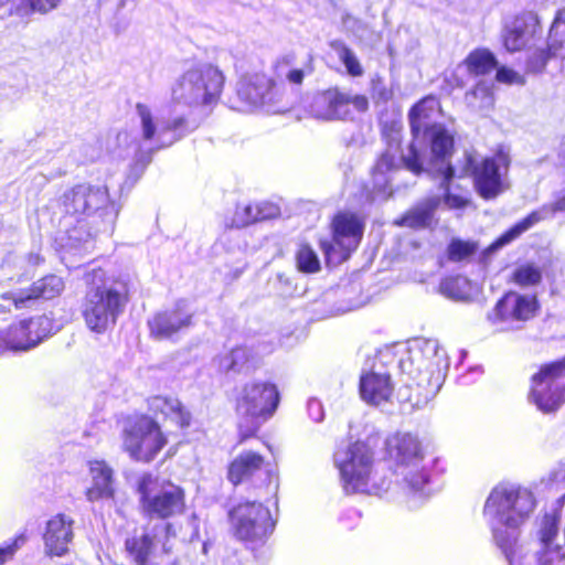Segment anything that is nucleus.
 Masks as SVG:
<instances>
[{
	"label": "nucleus",
	"instance_id": "obj_54",
	"mask_svg": "<svg viewBox=\"0 0 565 565\" xmlns=\"http://www.w3.org/2000/svg\"><path fill=\"white\" fill-rule=\"evenodd\" d=\"M257 214H259L257 215L259 222L277 216L279 214V209L275 204L263 202L257 204Z\"/></svg>",
	"mask_w": 565,
	"mask_h": 565
},
{
	"label": "nucleus",
	"instance_id": "obj_61",
	"mask_svg": "<svg viewBox=\"0 0 565 565\" xmlns=\"http://www.w3.org/2000/svg\"><path fill=\"white\" fill-rule=\"evenodd\" d=\"M562 166L565 168V141L563 142V150L561 152Z\"/></svg>",
	"mask_w": 565,
	"mask_h": 565
},
{
	"label": "nucleus",
	"instance_id": "obj_52",
	"mask_svg": "<svg viewBox=\"0 0 565 565\" xmlns=\"http://www.w3.org/2000/svg\"><path fill=\"white\" fill-rule=\"evenodd\" d=\"M495 78L498 82L504 84L524 85L525 83L523 75L505 66L499 67L497 70Z\"/></svg>",
	"mask_w": 565,
	"mask_h": 565
},
{
	"label": "nucleus",
	"instance_id": "obj_43",
	"mask_svg": "<svg viewBox=\"0 0 565 565\" xmlns=\"http://www.w3.org/2000/svg\"><path fill=\"white\" fill-rule=\"evenodd\" d=\"M542 280L541 268L533 264H523L513 271V281L521 287H530Z\"/></svg>",
	"mask_w": 565,
	"mask_h": 565
},
{
	"label": "nucleus",
	"instance_id": "obj_41",
	"mask_svg": "<svg viewBox=\"0 0 565 565\" xmlns=\"http://www.w3.org/2000/svg\"><path fill=\"white\" fill-rule=\"evenodd\" d=\"M25 259L22 256L8 254L1 262V276L8 280L20 281L22 277L28 276V268H24Z\"/></svg>",
	"mask_w": 565,
	"mask_h": 565
},
{
	"label": "nucleus",
	"instance_id": "obj_37",
	"mask_svg": "<svg viewBox=\"0 0 565 565\" xmlns=\"http://www.w3.org/2000/svg\"><path fill=\"white\" fill-rule=\"evenodd\" d=\"M466 102L477 110L490 109L494 103L491 87L484 82H479L473 89L466 93Z\"/></svg>",
	"mask_w": 565,
	"mask_h": 565
},
{
	"label": "nucleus",
	"instance_id": "obj_30",
	"mask_svg": "<svg viewBox=\"0 0 565 565\" xmlns=\"http://www.w3.org/2000/svg\"><path fill=\"white\" fill-rule=\"evenodd\" d=\"M264 458L254 451H245L237 456L228 467V479L238 484L262 469Z\"/></svg>",
	"mask_w": 565,
	"mask_h": 565
},
{
	"label": "nucleus",
	"instance_id": "obj_57",
	"mask_svg": "<svg viewBox=\"0 0 565 565\" xmlns=\"http://www.w3.org/2000/svg\"><path fill=\"white\" fill-rule=\"evenodd\" d=\"M287 79L292 84H301L303 79V71L301 70H291L286 75Z\"/></svg>",
	"mask_w": 565,
	"mask_h": 565
},
{
	"label": "nucleus",
	"instance_id": "obj_36",
	"mask_svg": "<svg viewBox=\"0 0 565 565\" xmlns=\"http://www.w3.org/2000/svg\"><path fill=\"white\" fill-rule=\"evenodd\" d=\"M330 46L345 66L349 75L353 77H360L364 74V68L361 65L358 56L344 42L335 40L331 42Z\"/></svg>",
	"mask_w": 565,
	"mask_h": 565
},
{
	"label": "nucleus",
	"instance_id": "obj_62",
	"mask_svg": "<svg viewBox=\"0 0 565 565\" xmlns=\"http://www.w3.org/2000/svg\"><path fill=\"white\" fill-rule=\"evenodd\" d=\"M139 148H140V146H139V145H137V143H135V145H134V151H138V150H139Z\"/></svg>",
	"mask_w": 565,
	"mask_h": 565
},
{
	"label": "nucleus",
	"instance_id": "obj_32",
	"mask_svg": "<svg viewBox=\"0 0 565 565\" xmlns=\"http://www.w3.org/2000/svg\"><path fill=\"white\" fill-rule=\"evenodd\" d=\"M64 0H19L9 9V15L30 19L34 13L45 15L56 10Z\"/></svg>",
	"mask_w": 565,
	"mask_h": 565
},
{
	"label": "nucleus",
	"instance_id": "obj_10",
	"mask_svg": "<svg viewBox=\"0 0 565 565\" xmlns=\"http://www.w3.org/2000/svg\"><path fill=\"white\" fill-rule=\"evenodd\" d=\"M230 522L234 535L249 546L263 545L275 527L269 509L256 501L234 507L230 511Z\"/></svg>",
	"mask_w": 565,
	"mask_h": 565
},
{
	"label": "nucleus",
	"instance_id": "obj_58",
	"mask_svg": "<svg viewBox=\"0 0 565 565\" xmlns=\"http://www.w3.org/2000/svg\"><path fill=\"white\" fill-rule=\"evenodd\" d=\"M153 532H166L167 535L170 534V532L172 531V524L170 523H166V524H162V525H157L152 529Z\"/></svg>",
	"mask_w": 565,
	"mask_h": 565
},
{
	"label": "nucleus",
	"instance_id": "obj_47",
	"mask_svg": "<svg viewBox=\"0 0 565 565\" xmlns=\"http://www.w3.org/2000/svg\"><path fill=\"white\" fill-rule=\"evenodd\" d=\"M257 215V204L238 205L234 214L233 223L237 227H244L258 222Z\"/></svg>",
	"mask_w": 565,
	"mask_h": 565
},
{
	"label": "nucleus",
	"instance_id": "obj_28",
	"mask_svg": "<svg viewBox=\"0 0 565 565\" xmlns=\"http://www.w3.org/2000/svg\"><path fill=\"white\" fill-rule=\"evenodd\" d=\"M19 330L24 331L28 337L23 338V340L19 338V341L14 339L12 342L13 345L15 348L33 349L52 333L53 322L46 316H38L34 318L21 320Z\"/></svg>",
	"mask_w": 565,
	"mask_h": 565
},
{
	"label": "nucleus",
	"instance_id": "obj_26",
	"mask_svg": "<svg viewBox=\"0 0 565 565\" xmlns=\"http://www.w3.org/2000/svg\"><path fill=\"white\" fill-rule=\"evenodd\" d=\"M440 206V195H428L408 210L402 217L399 224L411 228L430 227L436 223L435 212Z\"/></svg>",
	"mask_w": 565,
	"mask_h": 565
},
{
	"label": "nucleus",
	"instance_id": "obj_51",
	"mask_svg": "<svg viewBox=\"0 0 565 565\" xmlns=\"http://www.w3.org/2000/svg\"><path fill=\"white\" fill-rule=\"evenodd\" d=\"M406 168L415 174H419L423 169V161L415 143H412L408 149V153L402 156Z\"/></svg>",
	"mask_w": 565,
	"mask_h": 565
},
{
	"label": "nucleus",
	"instance_id": "obj_42",
	"mask_svg": "<svg viewBox=\"0 0 565 565\" xmlns=\"http://www.w3.org/2000/svg\"><path fill=\"white\" fill-rule=\"evenodd\" d=\"M443 177L441 183H440V190L441 193V205H445L447 209L450 210H462L466 206L470 204V200L467 195L461 193H454L450 191L449 188V180H445V174H440Z\"/></svg>",
	"mask_w": 565,
	"mask_h": 565
},
{
	"label": "nucleus",
	"instance_id": "obj_8",
	"mask_svg": "<svg viewBox=\"0 0 565 565\" xmlns=\"http://www.w3.org/2000/svg\"><path fill=\"white\" fill-rule=\"evenodd\" d=\"M446 366L444 350L436 340L430 339L415 340L408 348L407 355L401 360L402 371L431 395L439 391Z\"/></svg>",
	"mask_w": 565,
	"mask_h": 565
},
{
	"label": "nucleus",
	"instance_id": "obj_4",
	"mask_svg": "<svg viewBox=\"0 0 565 565\" xmlns=\"http://www.w3.org/2000/svg\"><path fill=\"white\" fill-rule=\"evenodd\" d=\"M333 460L345 493L379 495L387 490V481L384 478H377L374 470V455L366 444L355 441L340 446L333 455Z\"/></svg>",
	"mask_w": 565,
	"mask_h": 565
},
{
	"label": "nucleus",
	"instance_id": "obj_25",
	"mask_svg": "<svg viewBox=\"0 0 565 565\" xmlns=\"http://www.w3.org/2000/svg\"><path fill=\"white\" fill-rule=\"evenodd\" d=\"M89 472L93 483L85 495L89 502L111 499L115 494L114 471L104 460L89 461Z\"/></svg>",
	"mask_w": 565,
	"mask_h": 565
},
{
	"label": "nucleus",
	"instance_id": "obj_1",
	"mask_svg": "<svg viewBox=\"0 0 565 565\" xmlns=\"http://www.w3.org/2000/svg\"><path fill=\"white\" fill-rule=\"evenodd\" d=\"M535 508L534 493L521 484L501 482L490 491L483 513L497 545L507 557L518 541L520 529L531 519Z\"/></svg>",
	"mask_w": 565,
	"mask_h": 565
},
{
	"label": "nucleus",
	"instance_id": "obj_53",
	"mask_svg": "<svg viewBox=\"0 0 565 565\" xmlns=\"http://www.w3.org/2000/svg\"><path fill=\"white\" fill-rule=\"evenodd\" d=\"M26 542V536L21 534L14 541L3 547H0V565H3L8 559H11L15 552Z\"/></svg>",
	"mask_w": 565,
	"mask_h": 565
},
{
	"label": "nucleus",
	"instance_id": "obj_21",
	"mask_svg": "<svg viewBox=\"0 0 565 565\" xmlns=\"http://www.w3.org/2000/svg\"><path fill=\"white\" fill-rule=\"evenodd\" d=\"M536 299L516 292L507 294L495 306L489 318L493 321H525L534 316Z\"/></svg>",
	"mask_w": 565,
	"mask_h": 565
},
{
	"label": "nucleus",
	"instance_id": "obj_5",
	"mask_svg": "<svg viewBox=\"0 0 565 565\" xmlns=\"http://www.w3.org/2000/svg\"><path fill=\"white\" fill-rule=\"evenodd\" d=\"M386 452L409 493L419 499L429 497L427 462L418 438L408 433H396L386 439Z\"/></svg>",
	"mask_w": 565,
	"mask_h": 565
},
{
	"label": "nucleus",
	"instance_id": "obj_48",
	"mask_svg": "<svg viewBox=\"0 0 565 565\" xmlns=\"http://www.w3.org/2000/svg\"><path fill=\"white\" fill-rule=\"evenodd\" d=\"M371 95L375 103H386L392 98L393 93L382 77L374 76L371 81Z\"/></svg>",
	"mask_w": 565,
	"mask_h": 565
},
{
	"label": "nucleus",
	"instance_id": "obj_49",
	"mask_svg": "<svg viewBox=\"0 0 565 565\" xmlns=\"http://www.w3.org/2000/svg\"><path fill=\"white\" fill-rule=\"evenodd\" d=\"M344 99L345 119L351 117V105L359 113H364L369 108V99L364 95H351L344 92Z\"/></svg>",
	"mask_w": 565,
	"mask_h": 565
},
{
	"label": "nucleus",
	"instance_id": "obj_64",
	"mask_svg": "<svg viewBox=\"0 0 565 565\" xmlns=\"http://www.w3.org/2000/svg\"><path fill=\"white\" fill-rule=\"evenodd\" d=\"M163 550H164L166 552H168V548H167V546H166V543L163 544Z\"/></svg>",
	"mask_w": 565,
	"mask_h": 565
},
{
	"label": "nucleus",
	"instance_id": "obj_34",
	"mask_svg": "<svg viewBox=\"0 0 565 565\" xmlns=\"http://www.w3.org/2000/svg\"><path fill=\"white\" fill-rule=\"evenodd\" d=\"M547 46L554 57H565V8L555 14L547 36Z\"/></svg>",
	"mask_w": 565,
	"mask_h": 565
},
{
	"label": "nucleus",
	"instance_id": "obj_9",
	"mask_svg": "<svg viewBox=\"0 0 565 565\" xmlns=\"http://www.w3.org/2000/svg\"><path fill=\"white\" fill-rule=\"evenodd\" d=\"M438 106L435 97H426L412 107L408 114L412 134L415 139L425 129L424 135L430 141L431 166L439 174H445V180L454 178V170L447 159L451 153L454 139L441 125L426 126L425 120L429 113Z\"/></svg>",
	"mask_w": 565,
	"mask_h": 565
},
{
	"label": "nucleus",
	"instance_id": "obj_12",
	"mask_svg": "<svg viewBox=\"0 0 565 565\" xmlns=\"http://www.w3.org/2000/svg\"><path fill=\"white\" fill-rule=\"evenodd\" d=\"M529 399L544 414L556 412L565 402V359L543 365L532 376Z\"/></svg>",
	"mask_w": 565,
	"mask_h": 565
},
{
	"label": "nucleus",
	"instance_id": "obj_7",
	"mask_svg": "<svg viewBox=\"0 0 565 565\" xmlns=\"http://www.w3.org/2000/svg\"><path fill=\"white\" fill-rule=\"evenodd\" d=\"M136 488L140 511L149 519L166 520L185 511L184 489L169 479L143 473L138 478Z\"/></svg>",
	"mask_w": 565,
	"mask_h": 565
},
{
	"label": "nucleus",
	"instance_id": "obj_44",
	"mask_svg": "<svg viewBox=\"0 0 565 565\" xmlns=\"http://www.w3.org/2000/svg\"><path fill=\"white\" fill-rule=\"evenodd\" d=\"M235 359V373H246L257 366V360L253 351L246 347L233 349Z\"/></svg>",
	"mask_w": 565,
	"mask_h": 565
},
{
	"label": "nucleus",
	"instance_id": "obj_15",
	"mask_svg": "<svg viewBox=\"0 0 565 565\" xmlns=\"http://www.w3.org/2000/svg\"><path fill=\"white\" fill-rule=\"evenodd\" d=\"M279 404V392L270 382H248L236 396L237 413L247 418L266 420L271 417Z\"/></svg>",
	"mask_w": 565,
	"mask_h": 565
},
{
	"label": "nucleus",
	"instance_id": "obj_45",
	"mask_svg": "<svg viewBox=\"0 0 565 565\" xmlns=\"http://www.w3.org/2000/svg\"><path fill=\"white\" fill-rule=\"evenodd\" d=\"M552 56L554 55L551 53L548 49L547 51L544 49L534 50L527 55L525 62L526 72L531 74L542 73L545 70V66Z\"/></svg>",
	"mask_w": 565,
	"mask_h": 565
},
{
	"label": "nucleus",
	"instance_id": "obj_56",
	"mask_svg": "<svg viewBox=\"0 0 565 565\" xmlns=\"http://www.w3.org/2000/svg\"><path fill=\"white\" fill-rule=\"evenodd\" d=\"M25 259L24 268H28V275L31 273L33 268L40 265L43 262V258L39 253H30L26 256H22Z\"/></svg>",
	"mask_w": 565,
	"mask_h": 565
},
{
	"label": "nucleus",
	"instance_id": "obj_2",
	"mask_svg": "<svg viewBox=\"0 0 565 565\" xmlns=\"http://www.w3.org/2000/svg\"><path fill=\"white\" fill-rule=\"evenodd\" d=\"M58 206L65 216L74 218L79 225L66 231L72 246L86 242L93 235L90 232H85V236L82 234L86 220L92 218L95 233L110 232L118 215L115 203L109 201L107 189L88 183L65 190L58 199Z\"/></svg>",
	"mask_w": 565,
	"mask_h": 565
},
{
	"label": "nucleus",
	"instance_id": "obj_29",
	"mask_svg": "<svg viewBox=\"0 0 565 565\" xmlns=\"http://www.w3.org/2000/svg\"><path fill=\"white\" fill-rule=\"evenodd\" d=\"M149 405L154 413L162 414L166 418L175 423V425L179 427H185L190 425L191 414L178 398L168 396H153L149 401Z\"/></svg>",
	"mask_w": 565,
	"mask_h": 565
},
{
	"label": "nucleus",
	"instance_id": "obj_19",
	"mask_svg": "<svg viewBox=\"0 0 565 565\" xmlns=\"http://www.w3.org/2000/svg\"><path fill=\"white\" fill-rule=\"evenodd\" d=\"M64 281L56 275H47L32 284L30 288L15 292H6L0 296L1 299L8 301V309L29 308L36 299H52L61 295L64 290Z\"/></svg>",
	"mask_w": 565,
	"mask_h": 565
},
{
	"label": "nucleus",
	"instance_id": "obj_6",
	"mask_svg": "<svg viewBox=\"0 0 565 565\" xmlns=\"http://www.w3.org/2000/svg\"><path fill=\"white\" fill-rule=\"evenodd\" d=\"M224 75L211 64H199L184 71L171 85V103L194 108L215 104L222 93Z\"/></svg>",
	"mask_w": 565,
	"mask_h": 565
},
{
	"label": "nucleus",
	"instance_id": "obj_55",
	"mask_svg": "<svg viewBox=\"0 0 565 565\" xmlns=\"http://www.w3.org/2000/svg\"><path fill=\"white\" fill-rule=\"evenodd\" d=\"M308 412L315 422H320L323 419L322 406L319 401H317V399L309 401Z\"/></svg>",
	"mask_w": 565,
	"mask_h": 565
},
{
	"label": "nucleus",
	"instance_id": "obj_39",
	"mask_svg": "<svg viewBox=\"0 0 565 565\" xmlns=\"http://www.w3.org/2000/svg\"><path fill=\"white\" fill-rule=\"evenodd\" d=\"M295 259L297 269L301 273L315 274L321 268L317 253L306 243L299 244Z\"/></svg>",
	"mask_w": 565,
	"mask_h": 565
},
{
	"label": "nucleus",
	"instance_id": "obj_46",
	"mask_svg": "<svg viewBox=\"0 0 565 565\" xmlns=\"http://www.w3.org/2000/svg\"><path fill=\"white\" fill-rule=\"evenodd\" d=\"M20 322L17 324H12L9 329L0 334V350H11V351H28L31 348H15L13 345V340L19 338L23 340L26 338V333L24 331H20Z\"/></svg>",
	"mask_w": 565,
	"mask_h": 565
},
{
	"label": "nucleus",
	"instance_id": "obj_14",
	"mask_svg": "<svg viewBox=\"0 0 565 565\" xmlns=\"http://www.w3.org/2000/svg\"><path fill=\"white\" fill-rule=\"evenodd\" d=\"M363 223L353 213H339L332 222L333 241L320 243L328 263H341L349 258L363 236Z\"/></svg>",
	"mask_w": 565,
	"mask_h": 565
},
{
	"label": "nucleus",
	"instance_id": "obj_23",
	"mask_svg": "<svg viewBox=\"0 0 565 565\" xmlns=\"http://www.w3.org/2000/svg\"><path fill=\"white\" fill-rule=\"evenodd\" d=\"M275 84L265 74H253L239 81L238 97L252 107L263 106L274 100Z\"/></svg>",
	"mask_w": 565,
	"mask_h": 565
},
{
	"label": "nucleus",
	"instance_id": "obj_18",
	"mask_svg": "<svg viewBox=\"0 0 565 565\" xmlns=\"http://www.w3.org/2000/svg\"><path fill=\"white\" fill-rule=\"evenodd\" d=\"M193 311L184 300L173 308L160 311L148 321L150 334L157 340L170 339L192 324Z\"/></svg>",
	"mask_w": 565,
	"mask_h": 565
},
{
	"label": "nucleus",
	"instance_id": "obj_16",
	"mask_svg": "<svg viewBox=\"0 0 565 565\" xmlns=\"http://www.w3.org/2000/svg\"><path fill=\"white\" fill-rule=\"evenodd\" d=\"M509 164V158L504 153L486 158L476 164L471 158H468V166L472 169L476 189L482 198L493 199L503 191L502 177L508 172Z\"/></svg>",
	"mask_w": 565,
	"mask_h": 565
},
{
	"label": "nucleus",
	"instance_id": "obj_20",
	"mask_svg": "<svg viewBox=\"0 0 565 565\" xmlns=\"http://www.w3.org/2000/svg\"><path fill=\"white\" fill-rule=\"evenodd\" d=\"M558 211H565V194L562 198L557 199L554 203L545 204L541 206L539 210L533 211L526 217H524L515 225H513L509 231L502 234L495 242H493L491 245H489L487 248L482 250L481 260L483 263L488 262L492 254L495 253L498 249L511 243L513 239L519 237L522 233L531 228L540 221L552 217Z\"/></svg>",
	"mask_w": 565,
	"mask_h": 565
},
{
	"label": "nucleus",
	"instance_id": "obj_27",
	"mask_svg": "<svg viewBox=\"0 0 565 565\" xmlns=\"http://www.w3.org/2000/svg\"><path fill=\"white\" fill-rule=\"evenodd\" d=\"M360 393L362 398L370 404H380L388 401L393 393L390 375L371 372L361 376Z\"/></svg>",
	"mask_w": 565,
	"mask_h": 565
},
{
	"label": "nucleus",
	"instance_id": "obj_24",
	"mask_svg": "<svg viewBox=\"0 0 565 565\" xmlns=\"http://www.w3.org/2000/svg\"><path fill=\"white\" fill-rule=\"evenodd\" d=\"M344 102V92L330 88L313 98L310 111L317 119L343 120L345 119Z\"/></svg>",
	"mask_w": 565,
	"mask_h": 565
},
{
	"label": "nucleus",
	"instance_id": "obj_33",
	"mask_svg": "<svg viewBox=\"0 0 565 565\" xmlns=\"http://www.w3.org/2000/svg\"><path fill=\"white\" fill-rule=\"evenodd\" d=\"M157 534L143 533L140 536H131L125 541L128 555L137 565H146L154 548Z\"/></svg>",
	"mask_w": 565,
	"mask_h": 565
},
{
	"label": "nucleus",
	"instance_id": "obj_38",
	"mask_svg": "<svg viewBox=\"0 0 565 565\" xmlns=\"http://www.w3.org/2000/svg\"><path fill=\"white\" fill-rule=\"evenodd\" d=\"M440 292L452 300L469 298V280L461 276L447 277L439 285Z\"/></svg>",
	"mask_w": 565,
	"mask_h": 565
},
{
	"label": "nucleus",
	"instance_id": "obj_40",
	"mask_svg": "<svg viewBox=\"0 0 565 565\" xmlns=\"http://www.w3.org/2000/svg\"><path fill=\"white\" fill-rule=\"evenodd\" d=\"M478 250L479 244L476 241L452 238L447 247V256L451 262L469 260Z\"/></svg>",
	"mask_w": 565,
	"mask_h": 565
},
{
	"label": "nucleus",
	"instance_id": "obj_60",
	"mask_svg": "<svg viewBox=\"0 0 565 565\" xmlns=\"http://www.w3.org/2000/svg\"><path fill=\"white\" fill-rule=\"evenodd\" d=\"M19 0H0V9L3 8L6 4H11L10 8L13 6L14 2H18Z\"/></svg>",
	"mask_w": 565,
	"mask_h": 565
},
{
	"label": "nucleus",
	"instance_id": "obj_59",
	"mask_svg": "<svg viewBox=\"0 0 565 565\" xmlns=\"http://www.w3.org/2000/svg\"><path fill=\"white\" fill-rule=\"evenodd\" d=\"M129 137H130V136H129V134H128L127 131H120V132H118V135H117V141H118V143H120V145H121V143H127V142H128V140H129Z\"/></svg>",
	"mask_w": 565,
	"mask_h": 565
},
{
	"label": "nucleus",
	"instance_id": "obj_35",
	"mask_svg": "<svg viewBox=\"0 0 565 565\" xmlns=\"http://www.w3.org/2000/svg\"><path fill=\"white\" fill-rule=\"evenodd\" d=\"M465 64L467 65L469 73L483 75L495 68L497 60L490 51L478 49L467 56Z\"/></svg>",
	"mask_w": 565,
	"mask_h": 565
},
{
	"label": "nucleus",
	"instance_id": "obj_63",
	"mask_svg": "<svg viewBox=\"0 0 565 565\" xmlns=\"http://www.w3.org/2000/svg\"><path fill=\"white\" fill-rule=\"evenodd\" d=\"M351 21V18L348 17L345 20H344V24L348 25V23Z\"/></svg>",
	"mask_w": 565,
	"mask_h": 565
},
{
	"label": "nucleus",
	"instance_id": "obj_50",
	"mask_svg": "<svg viewBox=\"0 0 565 565\" xmlns=\"http://www.w3.org/2000/svg\"><path fill=\"white\" fill-rule=\"evenodd\" d=\"M213 365L217 369L220 373H235V359H234V351L233 349L231 351L221 353L216 355L213 359Z\"/></svg>",
	"mask_w": 565,
	"mask_h": 565
},
{
	"label": "nucleus",
	"instance_id": "obj_31",
	"mask_svg": "<svg viewBox=\"0 0 565 565\" xmlns=\"http://www.w3.org/2000/svg\"><path fill=\"white\" fill-rule=\"evenodd\" d=\"M398 167L397 148L393 150L392 146L381 154L373 169V185L380 193H391V179L388 173Z\"/></svg>",
	"mask_w": 565,
	"mask_h": 565
},
{
	"label": "nucleus",
	"instance_id": "obj_17",
	"mask_svg": "<svg viewBox=\"0 0 565 565\" xmlns=\"http://www.w3.org/2000/svg\"><path fill=\"white\" fill-rule=\"evenodd\" d=\"M541 35L542 26L537 14L524 12L505 25L502 38L509 52H518L534 45Z\"/></svg>",
	"mask_w": 565,
	"mask_h": 565
},
{
	"label": "nucleus",
	"instance_id": "obj_13",
	"mask_svg": "<svg viewBox=\"0 0 565 565\" xmlns=\"http://www.w3.org/2000/svg\"><path fill=\"white\" fill-rule=\"evenodd\" d=\"M166 444L160 426L148 416L129 420L124 429V449L135 460L151 461Z\"/></svg>",
	"mask_w": 565,
	"mask_h": 565
},
{
	"label": "nucleus",
	"instance_id": "obj_3",
	"mask_svg": "<svg viewBox=\"0 0 565 565\" xmlns=\"http://www.w3.org/2000/svg\"><path fill=\"white\" fill-rule=\"evenodd\" d=\"M86 294L82 313L89 330L104 333L116 324L124 311L126 296L120 282L107 277L105 270L95 268L85 275Z\"/></svg>",
	"mask_w": 565,
	"mask_h": 565
},
{
	"label": "nucleus",
	"instance_id": "obj_11",
	"mask_svg": "<svg viewBox=\"0 0 565 565\" xmlns=\"http://www.w3.org/2000/svg\"><path fill=\"white\" fill-rule=\"evenodd\" d=\"M135 109L139 118L140 142L152 150L169 147L191 131L183 115L160 120L146 104L137 103Z\"/></svg>",
	"mask_w": 565,
	"mask_h": 565
},
{
	"label": "nucleus",
	"instance_id": "obj_22",
	"mask_svg": "<svg viewBox=\"0 0 565 565\" xmlns=\"http://www.w3.org/2000/svg\"><path fill=\"white\" fill-rule=\"evenodd\" d=\"M73 519L65 514H56L46 523L43 534L44 552L49 556H62L68 551L73 540Z\"/></svg>",
	"mask_w": 565,
	"mask_h": 565
}]
</instances>
